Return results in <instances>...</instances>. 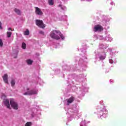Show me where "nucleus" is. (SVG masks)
I'll return each mask as SVG.
<instances>
[{"instance_id": "7", "label": "nucleus", "mask_w": 126, "mask_h": 126, "mask_svg": "<svg viewBox=\"0 0 126 126\" xmlns=\"http://www.w3.org/2000/svg\"><path fill=\"white\" fill-rule=\"evenodd\" d=\"M35 13L37 15H42L43 14V12L41 9L39 8L38 7H36L35 8Z\"/></svg>"}, {"instance_id": "11", "label": "nucleus", "mask_w": 126, "mask_h": 126, "mask_svg": "<svg viewBox=\"0 0 126 126\" xmlns=\"http://www.w3.org/2000/svg\"><path fill=\"white\" fill-rule=\"evenodd\" d=\"M26 63L28 65H32V63H33V61L31 60V59H28L26 60Z\"/></svg>"}, {"instance_id": "4", "label": "nucleus", "mask_w": 126, "mask_h": 126, "mask_svg": "<svg viewBox=\"0 0 126 126\" xmlns=\"http://www.w3.org/2000/svg\"><path fill=\"white\" fill-rule=\"evenodd\" d=\"M94 32H102L103 31V27L100 25H96L94 29Z\"/></svg>"}, {"instance_id": "15", "label": "nucleus", "mask_w": 126, "mask_h": 126, "mask_svg": "<svg viewBox=\"0 0 126 126\" xmlns=\"http://www.w3.org/2000/svg\"><path fill=\"white\" fill-rule=\"evenodd\" d=\"M11 85L12 87H13L15 85V80H12L11 81Z\"/></svg>"}, {"instance_id": "20", "label": "nucleus", "mask_w": 126, "mask_h": 126, "mask_svg": "<svg viewBox=\"0 0 126 126\" xmlns=\"http://www.w3.org/2000/svg\"><path fill=\"white\" fill-rule=\"evenodd\" d=\"M39 34H41V35H44V32L40 31L39 32Z\"/></svg>"}, {"instance_id": "24", "label": "nucleus", "mask_w": 126, "mask_h": 126, "mask_svg": "<svg viewBox=\"0 0 126 126\" xmlns=\"http://www.w3.org/2000/svg\"><path fill=\"white\" fill-rule=\"evenodd\" d=\"M27 91H29L30 90V89L28 88H27Z\"/></svg>"}, {"instance_id": "16", "label": "nucleus", "mask_w": 126, "mask_h": 126, "mask_svg": "<svg viewBox=\"0 0 126 126\" xmlns=\"http://www.w3.org/2000/svg\"><path fill=\"white\" fill-rule=\"evenodd\" d=\"M22 49H23L24 50H25V49H26V44L24 42L22 43Z\"/></svg>"}, {"instance_id": "13", "label": "nucleus", "mask_w": 126, "mask_h": 126, "mask_svg": "<svg viewBox=\"0 0 126 126\" xmlns=\"http://www.w3.org/2000/svg\"><path fill=\"white\" fill-rule=\"evenodd\" d=\"M30 34V32H29V30L28 29L26 30V31L24 32V35L27 36Z\"/></svg>"}, {"instance_id": "23", "label": "nucleus", "mask_w": 126, "mask_h": 126, "mask_svg": "<svg viewBox=\"0 0 126 126\" xmlns=\"http://www.w3.org/2000/svg\"><path fill=\"white\" fill-rule=\"evenodd\" d=\"M8 31H12V29H11V28H9L8 29Z\"/></svg>"}, {"instance_id": "25", "label": "nucleus", "mask_w": 126, "mask_h": 126, "mask_svg": "<svg viewBox=\"0 0 126 126\" xmlns=\"http://www.w3.org/2000/svg\"><path fill=\"white\" fill-rule=\"evenodd\" d=\"M59 6H61V4L59 5Z\"/></svg>"}, {"instance_id": "18", "label": "nucleus", "mask_w": 126, "mask_h": 126, "mask_svg": "<svg viewBox=\"0 0 126 126\" xmlns=\"http://www.w3.org/2000/svg\"><path fill=\"white\" fill-rule=\"evenodd\" d=\"M3 46V42H2V40L0 39V47H2Z\"/></svg>"}, {"instance_id": "17", "label": "nucleus", "mask_w": 126, "mask_h": 126, "mask_svg": "<svg viewBox=\"0 0 126 126\" xmlns=\"http://www.w3.org/2000/svg\"><path fill=\"white\" fill-rule=\"evenodd\" d=\"M32 126V122H29L25 124V126Z\"/></svg>"}, {"instance_id": "1", "label": "nucleus", "mask_w": 126, "mask_h": 126, "mask_svg": "<svg viewBox=\"0 0 126 126\" xmlns=\"http://www.w3.org/2000/svg\"><path fill=\"white\" fill-rule=\"evenodd\" d=\"M61 35V32L57 30H53L50 33V36L52 39H54L55 40H60L61 37L60 35Z\"/></svg>"}, {"instance_id": "12", "label": "nucleus", "mask_w": 126, "mask_h": 126, "mask_svg": "<svg viewBox=\"0 0 126 126\" xmlns=\"http://www.w3.org/2000/svg\"><path fill=\"white\" fill-rule=\"evenodd\" d=\"M6 35L7 38H10L11 37V35H12V32H7Z\"/></svg>"}, {"instance_id": "6", "label": "nucleus", "mask_w": 126, "mask_h": 126, "mask_svg": "<svg viewBox=\"0 0 126 126\" xmlns=\"http://www.w3.org/2000/svg\"><path fill=\"white\" fill-rule=\"evenodd\" d=\"M2 78L4 82L6 84H8V75H7V74H4L2 76Z\"/></svg>"}, {"instance_id": "19", "label": "nucleus", "mask_w": 126, "mask_h": 126, "mask_svg": "<svg viewBox=\"0 0 126 126\" xmlns=\"http://www.w3.org/2000/svg\"><path fill=\"white\" fill-rule=\"evenodd\" d=\"M59 37H61V38L62 39V40H63L64 39V37L62 34V33L61 32V34L59 35Z\"/></svg>"}, {"instance_id": "3", "label": "nucleus", "mask_w": 126, "mask_h": 126, "mask_svg": "<svg viewBox=\"0 0 126 126\" xmlns=\"http://www.w3.org/2000/svg\"><path fill=\"white\" fill-rule=\"evenodd\" d=\"M35 24L40 28H45L46 27V26L44 24V22H43V21L41 20H36Z\"/></svg>"}, {"instance_id": "10", "label": "nucleus", "mask_w": 126, "mask_h": 126, "mask_svg": "<svg viewBox=\"0 0 126 126\" xmlns=\"http://www.w3.org/2000/svg\"><path fill=\"white\" fill-rule=\"evenodd\" d=\"M14 11L17 14H18V15H21V12L19 9L15 8Z\"/></svg>"}, {"instance_id": "5", "label": "nucleus", "mask_w": 126, "mask_h": 126, "mask_svg": "<svg viewBox=\"0 0 126 126\" xmlns=\"http://www.w3.org/2000/svg\"><path fill=\"white\" fill-rule=\"evenodd\" d=\"M36 94H38V92H37L36 90H31L25 93L24 94V95H35Z\"/></svg>"}, {"instance_id": "21", "label": "nucleus", "mask_w": 126, "mask_h": 126, "mask_svg": "<svg viewBox=\"0 0 126 126\" xmlns=\"http://www.w3.org/2000/svg\"><path fill=\"white\" fill-rule=\"evenodd\" d=\"M99 59H100V60H104L105 59V58L103 56H100L99 57Z\"/></svg>"}, {"instance_id": "14", "label": "nucleus", "mask_w": 126, "mask_h": 126, "mask_svg": "<svg viewBox=\"0 0 126 126\" xmlns=\"http://www.w3.org/2000/svg\"><path fill=\"white\" fill-rule=\"evenodd\" d=\"M48 3L50 5H54V0H49Z\"/></svg>"}, {"instance_id": "2", "label": "nucleus", "mask_w": 126, "mask_h": 126, "mask_svg": "<svg viewBox=\"0 0 126 126\" xmlns=\"http://www.w3.org/2000/svg\"><path fill=\"white\" fill-rule=\"evenodd\" d=\"M10 104L12 108H13L14 110H18V103L15 102L14 99H10Z\"/></svg>"}, {"instance_id": "9", "label": "nucleus", "mask_w": 126, "mask_h": 126, "mask_svg": "<svg viewBox=\"0 0 126 126\" xmlns=\"http://www.w3.org/2000/svg\"><path fill=\"white\" fill-rule=\"evenodd\" d=\"M74 97L73 96H71L69 98L67 99V105H69V104H71L73 101H74Z\"/></svg>"}, {"instance_id": "8", "label": "nucleus", "mask_w": 126, "mask_h": 126, "mask_svg": "<svg viewBox=\"0 0 126 126\" xmlns=\"http://www.w3.org/2000/svg\"><path fill=\"white\" fill-rule=\"evenodd\" d=\"M3 103L5 106H6L8 109H10V104H9V100L4 99Z\"/></svg>"}, {"instance_id": "22", "label": "nucleus", "mask_w": 126, "mask_h": 126, "mask_svg": "<svg viewBox=\"0 0 126 126\" xmlns=\"http://www.w3.org/2000/svg\"><path fill=\"white\" fill-rule=\"evenodd\" d=\"M1 22H0V29H2V27H1Z\"/></svg>"}]
</instances>
